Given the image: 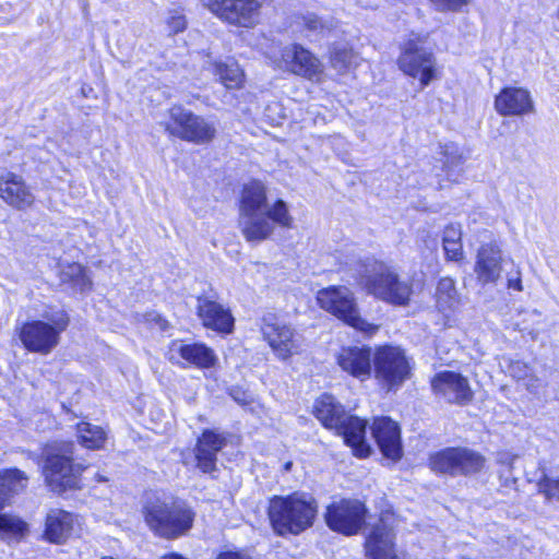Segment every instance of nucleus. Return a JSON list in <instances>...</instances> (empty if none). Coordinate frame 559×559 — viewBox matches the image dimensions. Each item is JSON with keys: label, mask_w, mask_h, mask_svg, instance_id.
Segmentation results:
<instances>
[{"label": "nucleus", "mask_w": 559, "mask_h": 559, "mask_svg": "<svg viewBox=\"0 0 559 559\" xmlns=\"http://www.w3.org/2000/svg\"><path fill=\"white\" fill-rule=\"evenodd\" d=\"M142 513L154 535L169 540L185 536L192 528L195 518L187 502L166 501L158 497L148 498Z\"/></svg>", "instance_id": "4"}, {"label": "nucleus", "mask_w": 559, "mask_h": 559, "mask_svg": "<svg viewBox=\"0 0 559 559\" xmlns=\"http://www.w3.org/2000/svg\"><path fill=\"white\" fill-rule=\"evenodd\" d=\"M230 395L239 404L246 405L249 403V396L247 393L239 389H233Z\"/></svg>", "instance_id": "45"}, {"label": "nucleus", "mask_w": 559, "mask_h": 559, "mask_svg": "<svg viewBox=\"0 0 559 559\" xmlns=\"http://www.w3.org/2000/svg\"><path fill=\"white\" fill-rule=\"evenodd\" d=\"M0 198L17 210H25L35 201L33 192L23 178L13 173L0 177Z\"/></svg>", "instance_id": "25"}, {"label": "nucleus", "mask_w": 559, "mask_h": 559, "mask_svg": "<svg viewBox=\"0 0 559 559\" xmlns=\"http://www.w3.org/2000/svg\"><path fill=\"white\" fill-rule=\"evenodd\" d=\"M169 116L175 127H168L167 130L181 140L195 144H205L213 141L216 136V124L202 116L194 115L192 111L181 106H173Z\"/></svg>", "instance_id": "11"}, {"label": "nucleus", "mask_w": 559, "mask_h": 559, "mask_svg": "<svg viewBox=\"0 0 559 559\" xmlns=\"http://www.w3.org/2000/svg\"><path fill=\"white\" fill-rule=\"evenodd\" d=\"M202 5L224 22L240 27L258 23L260 2L257 0H200Z\"/></svg>", "instance_id": "14"}, {"label": "nucleus", "mask_w": 559, "mask_h": 559, "mask_svg": "<svg viewBox=\"0 0 559 559\" xmlns=\"http://www.w3.org/2000/svg\"><path fill=\"white\" fill-rule=\"evenodd\" d=\"M290 465H292V463H287L286 468L288 469Z\"/></svg>", "instance_id": "47"}, {"label": "nucleus", "mask_w": 559, "mask_h": 559, "mask_svg": "<svg viewBox=\"0 0 559 559\" xmlns=\"http://www.w3.org/2000/svg\"><path fill=\"white\" fill-rule=\"evenodd\" d=\"M227 444L226 437L214 429H204L197 440L194 456L197 467L206 474L217 471V453Z\"/></svg>", "instance_id": "20"}, {"label": "nucleus", "mask_w": 559, "mask_h": 559, "mask_svg": "<svg viewBox=\"0 0 559 559\" xmlns=\"http://www.w3.org/2000/svg\"><path fill=\"white\" fill-rule=\"evenodd\" d=\"M508 288H511V289H514L518 292L523 290L521 275H520L519 271H516L514 275L508 276Z\"/></svg>", "instance_id": "43"}, {"label": "nucleus", "mask_w": 559, "mask_h": 559, "mask_svg": "<svg viewBox=\"0 0 559 559\" xmlns=\"http://www.w3.org/2000/svg\"><path fill=\"white\" fill-rule=\"evenodd\" d=\"M431 385L435 393L449 403L465 405L473 399V391L467 379L454 371L437 373Z\"/></svg>", "instance_id": "18"}, {"label": "nucleus", "mask_w": 559, "mask_h": 559, "mask_svg": "<svg viewBox=\"0 0 559 559\" xmlns=\"http://www.w3.org/2000/svg\"><path fill=\"white\" fill-rule=\"evenodd\" d=\"M167 20L170 34H177L183 32L187 27V21L183 14L179 11H171Z\"/></svg>", "instance_id": "40"}, {"label": "nucleus", "mask_w": 559, "mask_h": 559, "mask_svg": "<svg viewBox=\"0 0 559 559\" xmlns=\"http://www.w3.org/2000/svg\"><path fill=\"white\" fill-rule=\"evenodd\" d=\"M73 514L63 510H51L46 518L45 536L50 543L61 544L73 531Z\"/></svg>", "instance_id": "27"}, {"label": "nucleus", "mask_w": 559, "mask_h": 559, "mask_svg": "<svg viewBox=\"0 0 559 559\" xmlns=\"http://www.w3.org/2000/svg\"><path fill=\"white\" fill-rule=\"evenodd\" d=\"M428 464L437 474L452 477L468 476L483 469L485 457L468 448L450 447L431 453Z\"/></svg>", "instance_id": "10"}, {"label": "nucleus", "mask_w": 559, "mask_h": 559, "mask_svg": "<svg viewBox=\"0 0 559 559\" xmlns=\"http://www.w3.org/2000/svg\"><path fill=\"white\" fill-rule=\"evenodd\" d=\"M213 72L227 88H236L241 85L243 73L238 63L231 59L214 62Z\"/></svg>", "instance_id": "32"}, {"label": "nucleus", "mask_w": 559, "mask_h": 559, "mask_svg": "<svg viewBox=\"0 0 559 559\" xmlns=\"http://www.w3.org/2000/svg\"><path fill=\"white\" fill-rule=\"evenodd\" d=\"M167 358L170 362L177 365H181L180 359H182L186 364L200 369H210L217 362L216 354L204 343L186 344L179 340L170 343Z\"/></svg>", "instance_id": "17"}, {"label": "nucleus", "mask_w": 559, "mask_h": 559, "mask_svg": "<svg viewBox=\"0 0 559 559\" xmlns=\"http://www.w3.org/2000/svg\"><path fill=\"white\" fill-rule=\"evenodd\" d=\"M509 372L513 378H516L520 380V379H524L528 376L530 368L525 362L516 360V361L511 362V365L509 367Z\"/></svg>", "instance_id": "42"}, {"label": "nucleus", "mask_w": 559, "mask_h": 559, "mask_svg": "<svg viewBox=\"0 0 559 559\" xmlns=\"http://www.w3.org/2000/svg\"><path fill=\"white\" fill-rule=\"evenodd\" d=\"M59 277L61 283L71 285L76 292L84 293L92 288V281L86 275L85 269L79 263L63 265Z\"/></svg>", "instance_id": "29"}, {"label": "nucleus", "mask_w": 559, "mask_h": 559, "mask_svg": "<svg viewBox=\"0 0 559 559\" xmlns=\"http://www.w3.org/2000/svg\"><path fill=\"white\" fill-rule=\"evenodd\" d=\"M79 443L90 450L102 449L106 442V431L96 425L90 423H80L76 426Z\"/></svg>", "instance_id": "30"}, {"label": "nucleus", "mask_w": 559, "mask_h": 559, "mask_svg": "<svg viewBox=\"0 0 559 559\" xmlns=\"http://www.w3.org/2000/svg\"><path fill=\"white\" fill-rule=\"evenodd\" d=\"M28 477L17 468L0 472V510L5 507L11 497L23 491L27 486Z\"/></svg>", "instance_id": "28"}, {"label": "nucleus", "mask_w": 559, "mask_h": 559, "mask_svg": "<svg viewBox=\"0 0 559 559\" xmlns=\"http://www.w3.org/2000/svg\"><path fill=\"white\" fill-rule=\"evenodd\" d=\"M357 284L369 295L394 306H407L412 284L401 280L396 269L383 261L367 258L356 264Z\"/></svg>", "instance_id": "2"}, {"label": "nucleus", "mask_w": 559, "mask_h": 559, "mask_svg": "<svg viewBox=\"0 0 559 559\" xmlns=\"http://www.w3.org/2000/svg\"><path fill=\"white\" fill-rule=\"evenodd\" d=\"M282 60L288 71L309 80L318 79L323 72L321 61L298 44L286 46L282 50Z\"/></svg>", "instance_id": "19"}, {"label": "nucleus", "mask_w": 559, "mask_h": 559, "mask_svg": "<svg viewBox=\"0 0 559 559\" xmlns=\"http://www.w3.org/2000/svg\"><path fill=\"white\" fill-rule=\"evenodd\" d=\"M443 249L449 260L463 259L462 230L460 225L450 224L443 230Z\"/></svg>", "instance_id": "33"}, {"label": "nucleus", "mask_w": 559, "mask_h": 559, "mask_svg": "<svg viewBox=\"0 0 559 559\" xmlns=\"http://www.w3.org/2000/svg\"><path fill=\"white\" fill-rule=\"evenodd\" d=\"M318 506L312 497L294 492L288 496H274L269 503V519L278 536L299 535L313 525Z\"/></svg>", "instance_id": "3"}, {"label": "nucleus", "mask_w": 559, "mask_h": 559, "mask_svg": "<svg viewBox=\"0 0 559 559\" xmlns=\"http://www.w3.org/2000/svg\"><path fill=\"white\" fill-rule=\"evenodd\" d=\"M373 355L368 346H348L342 348L337 364L350 376L365 380L372 371Z\"/></svg>", "instance_id": "22"}, {"label": "nucleus", "mask_w": 559, "mask_h": 559, "mask_svg": "<svg viewBox=\"0 0 559 559\" xmlns=\"http://www.w3.org/2000/svg\"><path fill=\"white\" fill-rule=\"evenodd\" d=\"M316 417L329 429H335L358 457H367L371 448L366 442L367 421L348 415L343 405L330 394L321 395L314 404Z\"/></svg>", "instance_id": "5"}, {"label": "nucleus", "mask_w": 559, "mask_h": 559, "mask_svg": "<svg viewBox=\"0 0 559 559\" xmlns=\"http://www.w3.org/2000/svg\"><path fill=\"white\" fill-rule=\"evenodd\" d=\"M495 108L502 116H521L533 110V102L526 90L506 87L496 96Z\"/></svg>", "instance_id": "26"}, {"label": "nucleus", "mask_w": 559, "mask_h": 559, "mask_svg": "<svg viewBox=\"0 0 559 559\" xmlns=\"http://www.w3.org/2000/svg\"><path fill=\"white\" fill-rule=\"evenodd\" d=\"M437 306L440 310H451L459 304V295L455 283L450 277H443L437 285Z\"/></svg>", "instance_id": "34"}, {"label": "nucleus", "mask_w": 559, "mask_h": 559, "mask_svg": "<svg viewBox=\"0 0 559 559\" xmlns=\"http://www.w3.org/2000/svg\"><path fill=\"white\" fill-rule=\"evenodd\" d=\"M501 251L497 245H483L477 252L474 272L481 285L496 283L502 272Z\"/></svg>", "instance_id": "24"}, {"label": "nucleus", "mask_w": 559, "mask_h": 559, "mask_svg": "<svg viewBox=\"0 0 559 559\" xmlns=\"http://www.w3.org/2000/svg\"><path fill=\"white\" fill-rule=\"evenodd\" d=\"M142 320L150 328L156 329L160 332H166L170 328L169 322L165 318H163L159 313L154 312V311L146 312V313L142 314Z\"/></svg>", "instance_id": "39"}, {"label": "nucleus", "mask_w": 559, "mask_h": 559, "mask_svg": "<svg viewBox=\"0 0 559 559\" xmlns=\"http://www.w3.org/2000/svg\"><path fill=\"white\" fill-rule=\"evenodd\" d=\"M302 23L305 28L314 35H322L324 32L332 29V21H323L321 17L313 13H309L302 16Z\"/></svg>", "instance_id": "37"}, {"label": "nucleus", "mask_w": 559, "mask_h": 559, "mask_svg": "<svg viewBox=\"0 0 559 559\" xmlns=\"http://www.w3.org/2000/svg\"><path fill=\"white\" fill-rule=\"evenodd\" d=\"M372 436L382 454L393 461L402 456L401 430L399 425L389 417H380L373 420Z\"/></svg>", "instance_id": "21"}, {"label": "nucleus", "mask_w": 559, "mask_h": 559, "mask_svg": "<svg viewBox=\"0 0 559 559\" xmlns=\"http://www.w3.org/2000/svg\"><path fill=\"white\" fill-rule=\"evenodd\" d=\"M97 480L98 481H106L107 479L100 475H97Z\"/></svg>", "instance_id": "46"}, {"label": "nucleus", "mask_w": 559, "mask_h": 559, "mask_svg": "<svg viewBox=\"0 0 559 559\" xmlns=\"http://www.w3.org/2000/svg\"><path fill=\"white\" fill-rule=\"evenodd\" d=\"M317 301L321 309L366 335H372L379 329L361 318L355 294L346 286L320 289Z\"/></svg>", "instance_id": "7"}, {"label": "nucleus", "mask_w": 559, "mask_h": 559, "mask_svg": "<svg viewBox=\"0 0 559 559\" xmlns=\"http://www.w3.org/2000/svg\"><path fill=\"white\" fill-rule=\"evenodd\" d=\"M376 378L389 389L402 384L411 373L404 352L394 346L378 347L373 354Z\"/></svg>", "instance_id": "13"}, {"label": "nucleus", "mask_w": 559, "mask_h": 559, "mask_svg": "<svg viewBox=\"0 0 559 559\" xmlns=\"http://www.w3.org/2000/svg\"><path fill=\"white\" fill-rule=\"evenodd\" d=\"M439 11H455L467 3V0H431Z\"/></svg>", "instance_id": "41"}, {"label": "nucleus", "mask_w": 559, "mask_h": 559, "mask_svg": "<svg viewBox=\"0 0 559 559\" xmlns=\"http://www.w3.org/2000/svg\"><path fill=\"white\" fill-rule=\"evenodd\" d=\"M331 64L338 72H344L355 63L356 55L346 44H335L331 49Z\"/></svg>", "instance_id": "35"}, {"label": "nucleus", "mask_w": 559, "mask_h": 559, "mask_svg": "<svg viewBox=\"0 0 559 559\" xmlns=\"http://www.w3.org/2000/svg\"><path fill=\"white\" fill-rule=\"evenodd\" d=\"M197 314L204 328L219 334H230L235 328V318L230 309L216 300L215 295L197 297Z\"/></svg>", "instance_id": "16"}, {"label": "nucleus", "mask_w": 559, "mask_h": 559, "mask_svg": "<svg viewBox=\"0 0 559 559\" xmlns=\"http://www.w3.org/2000/svg\"><path fill=\"white\" fill-rule=\"evenodd\" d=\"M425 43V36L412 34L404 43L397 59L401 71L413 79H418L423 87L428 86L437 76L436 57L424 46Z\"/></svg>", "instance_id": "9"}, {"label": "nucleus", "mask_w": 559, "mask_h": 559, "mask_svg": "<svg viewBox=\"0 0 559 559\" xmlns=\"http://www.w3.org/2000/svg\"><path fill=\"white\" fill-rule=\"evenodd\" d=\"M217 559H251V557L240 551H224L218 555Z\"/></svg>", "instance_id": "44"}, {"label": "nucleus", "mask_w": 559, "mask_h": 559, "mask_svg": "<svg viewBox=\"0 0 559 559\" xmlns=\"http://www.w3.org/2000/svg\"><path fill=\"white\" fill-rule=\"evenodd\" d=\"M274 224L290 228L293 217L283 200L269 205L262 182L253 180L243 186L239 209V225L248 241H262L274 231Z\"/></svg>", "instance_id": "1"}, {"label": "nucleus", "mask_w": 559, "mask_h": 559, "mask_svg": "<svg viewBox=\"0 0 559 559\" xmlns=\"http://www.w3.org/2000/svg\"><path fill=\"white\" fill-rule=\"evenodd\" d=\"M367 513L368 509L360 500L341 499L326 508L324 519L330 530L353 536L365 526Z\"/></svg>", "instance_id": "12"}, {"label": "nucleus", "mask_w": 559, "mask_h": 559, "mask_svg": "<svg viewBox=\"0 0 559 559\" xmlns=\"http://www.w3.org/2000/svg\"><path fill=\"white\" fill-rule=\"evenodd\" d=\"M366 552L370 559H397L394 534L386 518L382 516L366 540Z\"/></svg>", "instance_id": "23"}, {"label": "nucleus", "mask_w": 559, "mask_h": 559, "mask_svg": "<svg viewBox=\"0 0 559 559\" xmlns=\"http://www.w3.org/2000/svg\"><path fill=\"white\" fill-rule=\"evenodd\" d=\"M538 489L547 499L559 500V478L555 479L545 475L538 481Z\"/></svg>", "instance_id": "38"}, {"label": "nucleus", "mask_w": 559, "mask_h": 559, "mask_svg": "<svg viewBox=\"0 0 559 559\" xmlns=\"http://www.w3.org/2000/svg\"><path fill=\"white\" fill-rule=\"evenodd\" d=\"M261 331L278 359L287 360L301 352L300 337L296 331L290 325L278 322L275 317H264Z\"/></svg>", "instance_id": "15"}, {"label": "nucleus", "mask_w": 559, "mask_h": 559, "mask_svg": "<svg viewBox=\"0 0 559 559\" xmlns=\"http://www.w3.org/2000/svg\"><path fill=\"white\" fill-rule=\"evenodd\" d=\"M441 154L443 155L442 164L447 171L448 178L451 181H455L456 178H452L460 171L462 165V156L455 145H444Z\"/></svg>", "instance_id": "36"}, {"label": "nucleus", "mask_w": 559, "mask_h": 559, "mask_svg": "<svg viewBox=\"0 0 559 559\" xmlns=\"http://www.w3.org/2000/svg\"><path fill=\"white\" fill-rule=\"evenodd\" d=\"M74 444L67 441H55L47 444L43 451V474L50 489L62 493L78 487V474L85 466L74 461Z\"/></svg>", "instance_id": "6"}, {"label": "nucleus", "mask_w": 559, "mask_h": 559, "mask_svg": "<svg viewBox=\"0 0 559 559\" xmlns=\"http://www.w3.org/2000/svg\"><path fill=\"white\" fill-rule=\"evenodd\" d=\"M28 532L22 519L11 514H0V538L7 543L20 542Z\"/></svg>", "instance_id": "31"}, {"label": "nucleus", "mask_w": 559, "mask_h": 559, "mask_svg": "<svg viewBox=\"0 0 559 559\" xmlns=\"http://www.w3.org/2000/svg\"><path fill=\"white\" fill-rule=\"evenodd\" d=\"M69 317L64 312L57 313L48 319L31 320L16 328L17 336L31 353L49 355L60 343V336L69 325Z\"/></svg>", "instance_id": "8"}]
</instances>
